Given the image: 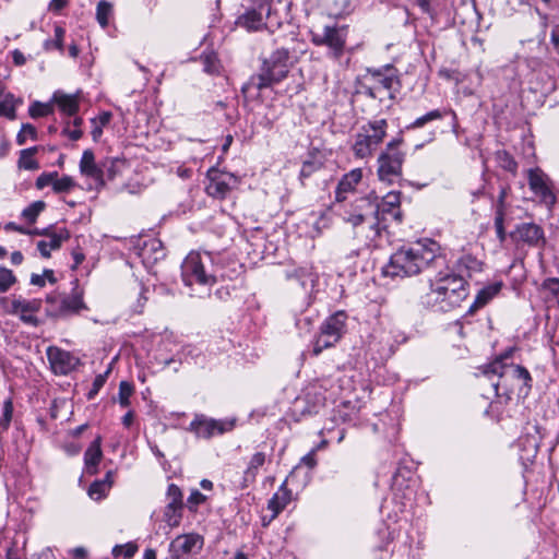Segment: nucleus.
Returning <instances> with one entry per match:
<instances>
[{
  "label": "nucleus",
  "instance_id": "obj_23",
  "mask_svg": "<svg viewBox=\"0 0 559 559\" xmlns=\"http://www.w3.org/2000/svg\"><path fill=\"white\" fill-rule=\"evenodd\" d=\"M102 457V437L97 436L84 453V463L87 474L94 475L98 472V464L100 463Z\"/></svg>",
  "mask_w": 559,
  "mask_h": 559
},
{
  "label": "nucleus",
  "instance_id": "obj_42",
  "mask_svg": "<svg viewBox=\"0 0 559 559\" xmlns=\"http://www.w3.org/2000/svg\"><path fill=\"white\" fill-rule=\"evenodd\" d=\"M53 112V107L50 103L33 102L28 107V115L36 119L39 117H47Z\"/></svg>",
  "mask_w": 559,
  "mask_h": 559
},
{
  "label": "nucleus",
  "instance_id": "obj_19",
  "mask_svg": "<svg viewBox=\"0 0 559 559\" xmlns=\"http://www.w3.org/2000/svg\"><path fill=\"white\" fill-rule=\"evenodd\" d=\"M379 207V218H381V225H384L386 215H391L396 222H402L401 212V192L390 191L382 199L381 202L377 200Z\"/></svg>",
  "mask_w": 559,
  "mask_h": 559
},
{
  "label": "nucleus",
  "instance_id": "obj_30",
  "mask_svg": "<svg viewBox=\"0 0 559 559\" xmlns=\"http://www.w3.org/2000/svg\"><path fill=\"white\" fill-rule=\"evenodd\" d=\"M500 289L501 283H495L481 288L478 292L474 304L471 306L469 312H473L474 310L486 306L496 295H498Z\"/></svg>",
  "mask_w": 559,
  "mask_h": 559
},
{
  "label": "nucleus",
  "instance_id": "obj_10",
  "mask_svg": "<svg viewBox=\"0 0 559 559\" xmlns=\"http://www.w3.org/2000/svg\"><path fill=\"white\" fill-rule=\"evenodd\" d=\"M348 37V25H324L321 33L311 32V43L317 47H326L328 57L338 61L345 52Z\"/></svg>",
  "mask_w": 559,
  "mask_h": 559
},
{
  "label": "nucleus",
  "instance_id": "obj_20",
  "mask_svg": "<svg viewBox=\"0 0 559 559\" xmlns=\"http://www.w3.org/2000/svg\"><path fill=\"white\" fill-rule=\"evenodd\" d=\"M270 12V4L262 3L259 7V10L251 9L247 10L242 15H240L237 20V24L245 27L248 31H259L263 26H265L263 12Z\"/></svg>",
  "mask_w": 559,
  "mask_h": 559
},
{
  "label": "nucleus",
  "instance_id": "obj_24",
  "mask_svg": "<svg viewBox=\"0 0 559 559\" xmlns=\"http://www.w3.org/2000/svg\"><path fill=\"white\" fill-rule=\"evenodd\" d=\"M447 115L452 116L453 127H456L457 126V117H456L455 111L452 109L443 108V109H433V110L426 112L425 115L418 117L412 123H409L406 127V129L415 130V129L423 128L425 124H427L431 121L443 119Z\"/></svg>",
  "mask_w": 559,
  "mask_h": 559
},
{
  "label": "nucleus",
  "instance_id": "obj_57",
  "mask_svg": "<svg viewBox=\"0 0 559 559\" xmlns=\"http://www.w3.org/2000/svg\"><path fill=\"white\" fill-rule=\"evenodd\" d=\"M168 502L183 504L182 491L176 484H170L167 488Z\"/></svg>",
  "mask_w": 559,
  "mask_h": 559
},
{
  "label": "nucleus",
  "instance_id": "obj_12",
  "mask_svg": "<svg viewBox=\"0 0 559 559\" xmlns=\"http://www.w3.org/2000/svg\"><path fill=\"white\" fill-rule=\"evenodd\" d=\"M206 178L205 191L207 195L218 200H224L240 182L234 174L217 168L209 169Z\"/></svg>",
  "mask_w": 559,
  "mask_h": 559
},
{
  "label": "nucleus",
  "instance_id": "obj_47",
  "mask_svg": "<svg viewBox=\"0 0 559 559\" xmlns=\"http://www.w3.org/2000/svg\"><path fill=\"white\" fill-rule=\"evenodd\" d=\"M27 138H31L32 140L36 141L38 139V132L33 124L23 123L20 132L16 135V143L19 145H24Z\"/></svg>",
  "mask_w": 559,
  "mask_h": 559
},
{
  "label": "nucleus",
  "instance_id": "obj_18",
  "mask_svg": "<svg viewBox=\"0 0 559 559\" xmlns=\"http://www.w3.org/2000/svg\"><path fill=\"white\" fill-rule=\"evenodd\" d=\"M46 354L50 367L56 374L66 376L73 371L80 362L79 358L70 352L63 350L57 346H49Z\"/></svg>",
  "mask_w": 559,
  "mask_h": 559
},
{
  "label": "nucleus",
  "instance_id": "obj_2",
  "mask_svg": "<svg viewBox=\"0 0 559 559\" xmlns=\"http://www.w3.org/2000/svg\"><path fill=\"white\" fill-rule=\"evenodd\" d=\"M433 278L429 280V292L421 298L423 304L435 310L448 312L459 307L468 296V284L462 275L451 271L445 264L442 269H433Z\"/></svg>",
  "mask_w": 559,
  "mask_h": 559
},
{
  "label": "nucleus",
  "instance_id": "obj_26",
  "mask_svg": "<svg viewBox=\"0 0 559 559\" xmlns=\"http://www.w3.org/2000/svg\"><path fill=\"white\" fill-rule=\"evenodd\" d=\"M292 491L287 488V479L280 486L278 490L269 500L267 508L273 512L272 518H276L290 502Z\"/></svg>",
  "mask_w": 559,
  "mask_h": 559
},
{
  "label": "nucleus",
  "instance_id": "obj_64",
  "mask_svg": "<svg viewBox=\"0 0 559 559\" xmlns=\"http://www.w3.org/2000/svg\"><path fill=\"white\" fill-rule=\"evenodd\" d=\"M12 59L15 66H24L26 62V58L22 51L19 49L13 50L12 52Z\"/></svg>",
  "mask_w": 559,
  "mask_h": 559
},
{
  "label": "nucleus",
  "instance_id": "obj_21",
  "mask_svg": "<svg viewBox=\"0 0 559 559\" xmlns=\"http://www.w3.org/2000/svg\"><path fill=\"white\" fill-rule=\"evenodd\" d=\"M362 178V171L360 168H355L349 173L345 174L338 181L335 189V200L343 202L347 199V194L355 191L356 186Z\"/></svg>",
  "mask_w": 559,
  "mask_h": 559
},
{
  "label": "nucleus",
  "instance_id": "obj_33",
  "mask_svg": "<svg viewBox=\"0 0 559 559\" xmlns=\"http://www.w3.org/2000/svg\"><path fill=\"white\" fill-rule=\"evenodd\" d=\"M110 477H111V472H108L106 474L105 479L95 480L94 483L91 484V486L88 488V496L93 500H100L107 495V492L109 491V489L111 487Z\"/></svg>",
  "mask_w": 559,
  "mask_h": 559
},
{
  "label": "nucleus",
  "instance_id": "obj_43",
  "mask_svg": "<svg viewBox=\"0 0 559 559\" xmlns=\"http://www.w3.org/2000/svg\"><path fill=\"white\" fill-rule=\"evenodd\" d=\"M203 71L209 74H217L221 69L219 60L215 53H204L201 56Z\"/></svg>",
  "mask_w": 559,
  "mask_h": 559
},
{
  "label": "nucleus",
  "instance_id": "obj_28",
  "mask_svg": "<svg viewBox=\"0 0 559 559\" xmlns=\"http://www.w3.org/2000/svg\"><path fill=\"white\" fill-rule=\"evenodd\" d=\"M99 167L95 164L93 152L90 150L84 151L80 160L81 173L96 180L104 181V170Z\"/></svg>",
  "mask_w": 559,
  "mask_h": 559
},
{
  "label": "nucleus",
  "instance_id": "obj_59",
  "mask_svg": "<svg viewBox=\"0 0 559 559\" xmlns=\"http://www.w3.org/2000/svg\"><path fill=\"white\" fill-rule=\"evenodd\" d=\"M317 449H312L309 453L301 457V464L306 465L308 468L312 469L317 466Z\"/></svg>",
  "mask_w": 559,
  "mask_h": 559
},
{
  "label": "nucleus",
  "instance_id": "obj_53",
  "mask_svg": "<svg viewBox=\"0 0 559 559\" xmlns=\"http://www.w3.org/2000/svg\"><path fill=\"white\" fill-rule=\"evenodd\" d=\"M138 550V547L135 544L128 543L124 545H117L112 549L114 556H120L122 555L124 558H132Z\"/></svg>",
  "mask_w": 559,
  "mask_h": 559
},
{
  "label": "nucleus",
  "instance_id": "obj_61",
  "mask_svg": "<svg viewBox=\"0 0 559 559\" xmlns=\"http://www.w3.org/2000/svg\"><path fill=\"white\" fill-rule=\"evenodd\" d=\"M361 88H362L361 93L365 94L366 96H368L372 99L379 98V92L377 91V85L373 84L372 82H370L369 84H362Z\"/></svg>",
  "mask_w": 559,
  "mask_h": 559
},
{
  "label": "nucleus",
  "instance_id": "obj_22",
  "mask_svg": "<svg viewBox=\"0 0 559 559\" xmlns=\"http://www.w3.org/2000/svg\"><path fill=\"white\" fill-rule=\"evenodd\" d=\"M190 429L194 431L198 437L204 439H210L215 433L224 432V427L221 421L206 419L204 417H195L190 424Z\"/></svg>",
  "mask_w": 559,
  "mask_h": 559
},
{
  "label": "nucleus",
  "instance_id": "obj_45",
  "mask_svg": "<svg viewBox=\"0 0 559 559\" xmlns=\"http://www.w3.org/2000/svg\"><path fill=\"white\" fill-rule=\"evenodd\" d=\"M133 394V385L128 381H121L119 384L118 401L121 407L130 406V397Z\"/></svg>",
  "mask_w": 559,
  "mask_h": 559
},
{
  "label": "nucleus",
  "instance_id": "obj_52",
  "mask_svg": "<svg viewBox=\"0 0 559 559\" xmlns=\"http://www.w3.org/2000/svg\"><path fill=\"white\" fill-rule=\"evenodd\" d=\"M206 501L205 495L200 492L198 489H193L187 499V507L190 511H197L199 504Z\"/></svg>",
  "mask_w": 559,
  "mask_h": 559
},
{
  "label": "nucleus",
  "instance_id": "obj_54",
  "mask_svg": "<svg viewBox=\"0 0 559 559\" xmlns=\"http://www.w3.org/2000/svg\"><path fill=\"white\" fill-rule=\"evenodd\" d=\"M322 167V163L318 160H305L300 169V178H309L313 173Z\"/></svg>",
  "mask_w": 559,
  "mask_h": 559
},
{
  "label": "nucleus",
  "instance_id": "obj_15",
  "mask_svg": "<svg viewBox=\"0 0 559 559\" xmlns=\"http://www.w3.org/2000/svg\"><path fill=\"white\" fill-rule=\"evenodd\" d=\"M510 237L516 245H525L532 248L542 249L546 245L544 228L534 222L518 224L510 233Z\"/></svg>",
  "mask_w": 559,
  "mask_h": 559
},
{
  "label": "nucleus",
  "instance_id": "obj_13",
  "mask_svg": "<svg viewBox=\"0 0 559 559\" xmlns=\"http://www.w3.org/2000/svg\"><path fill=\"white\" fill-rule=\"evenodd\" d=\"M527 181L531 191L539 199V202L552 207L557 201L554 193V186L549 177L539 168L527 170Z\"/></svg>",
  "mask_w": 559,
  "mask_h": 559
},
{
  "label": "nucleus",
  "instance_id": "obj_36",
  "mask_svg": "<svg viewBox=\"0 0 559 559\" xmlns=\"http://www.w3.org/2000/svg\"><path fill=\"white\" fill-rule=\"evenodd\" d=\"M495 159L503 170L509 171L512 175L516 174L518 163L508 151L498 150L495 154Z\"/></svg>",
  "mask_w": 559,
  "mask_h": 559
},
{
  "label": "nucleus",
  "instance_id": "obj_35",
  "mask_svg": "<svg viewBox=\"0 0 559 559\" xmlns=\"http://www.w3.org/2000/svg\"><path fill=\"white\" fill-rule=\"evenodd\" d=\"M124 164L126 162L120 158L105 159L99 167L104 170V179L112 180L119 173H121Z\"/></svg>",
  "mask_w": 559,
  "mask_h": 559
},
{
  "label": "nucleus",
  "instance_id": "obj_27",
  "mask_svg": "<svg viewBox=\"0 0 559 559\" xmlns=\"http://www.w3.org/2000/svg\"><path fill=\"white\" fill-rule=\"evenodd\" d=\"M52 100L58 105L61 112L67 116H74L80 109L79 94H64L56 92Z\"/></svg>",
  "mask_w": 559,
  "mask_h": 559
},
{
  "label": "nucleus",
  "instance_id": "obj_55",
  "mask_svg": "<svg viewBox=\"0 0 559 559\" xmlns=\"http://www.w3.org/2000/svg\"><path fill=\"white\" fill-rule=\"evenodd\" d=\"M460 265H463L468 271L473 272H479L483 269V263L469 254L464 255L460 259Z\"/></svg>",
  "mask_w": 559,
  "mask_h": 559
},
{
  "label": "nucleus",
  "instance_id": "obj_46",
  "mask_svg": "<svg viewBox=\"0 0 559 559\" xmlns=\"http://www.w3.org/2000/svg\"><path fill=\"white\" fill-rule=\"evenodd\" d=\"M16 276L4 266L0 267V293H7L15 283Z\"/></svg>",
  "mask_w": 559,
  "mask_h": 559
},
{
  "label": "nucleus",
  "instance_id": "obj_7",
  "mask_svg": "<svg viewBox=\"0 0 559 559\" xmlns=\"http://www.w3.org/2000/svg\"><path fill=\"white\" fill-rule=\"evenodd\" d=\"M386 129L388 121L383 118L369 120L361 126L352 146L355 157L364 159L372 156L376 148L383 142Z\"/></svg>",
  "mask_w": 559,
  "mask_h": 559
},
{
  "label": "nucleus",
  "instance_id": "obj_4",
  "mask_svg": "<svg viewBox=\"0 0 559 559\" xmlns=\"http://www.w3.org/2000/svg\"><path fill=\"white\" fill-rule=\"evenodd\" d=\"M343 221L357 228L360 226H367L369 233L366 238L374 240L381 234V230L386 226L381 225V218H379V207L377 205V197H361L357 198L354 202L346 204L341 214Z\"/></svg>",
  "mask_w": 559,
  "mask_h": 559
},
{
  "label": "nucleus",
  "instance_id": "obj_32",
  "mask_svg": "<svg viewBox=\"0 0 559 559\" xmlns=\"http://www.w3.org/2000/svg\"><path fill=\"white\" fill-rule=\"evenodd\" d=\"M183 504L168 502L164 510V521L169 527L179 526L182 518Z\"/></svg>",
  "mask_w": 559,
  "mask_h": 559
},
{
  "label": "nucleus",
  "instance_id": "obj_34",
  "mask_svg": "<svg viewBox=\"0 0 559 559\" xmlns=\"http://www.w3.org/2000/svg\"><path fill=\"white\" fill-rule=\"evenodd\" d=\"M147 288L144 284L138 280H134L129 288V295L131 298L138 297L136 305L134 306V311L141 313L144 307L145 301L147 300L145 294Z\"/></svg>",
  "mask_w": 559,
  "mask_h": 559
},
{
  "label": "nucleus",
  "instance_id": "obj_37",
  "mask_svg": "<svg viewBox=\"0 0 559 559\" xmlns=\"http://www.w3.org/2000/svg\"><path fill=\"white\" fill-rule=\"evenodd\" d=\"M542 290L546 298L559 306V278L548 277L542 284Z\"/></svg>",
  "mask_w": 559,
  "mask_h": 559
},
{
  "label": "nucleus",
  "instance_id": "obj_9",
  "mask_svg": "<svg viewBox=\"0 0 559 559\" xmlns=\"http://www.w3.org/2000/svg\"><path fill=\"white\" fill-rule=\"evenodd\" d=\"M346 320L347 316L344 311H336L322 322L319 333L312 342L313 356H319L324 349L331 348L340 342L346 331Z\"/></svg>",
  "mask_w": 559,
  "mask_h": 559
},
{
  "label": "nucleus",
  "instance_id": "obj_51",
  "mask_svg": "<svg viewBox=\"0 0 559 559\" xmlns=\"http://www.w3.org/2000/svg\"><path fill=\"white\" fill-rule=\"evenodd\" d=\"M24 546L25 540L22 542V546L19 545L16 539L12 540L11 546L7 549V559H25Z\"/></svg>",
  "mask_w": 559,
  "mask_h": 559
},
{
  "label": "nucleus",
  "instance_id": "obj_1",
  "mask_svg": "<svg viewBox=\"0 0 559 559\" xmlns=\"http://www.w3.org/2000/svg\"><path fill=\"white\" fill-rule=\"evenodd\" d=\"M447 258L438 242L431 239L402 246L383 266V274L390 277H408L427 270L442 269Z\"/></svg>",
  "mask_w": 559,
  "mask_h": 559
},
{
  "label": "nucleus",
  "instance_id": "obj_11",
  "mask_svg": "<svg viewBox=\"0 0 559 559\" xmlns=\"http://www.w3.org/2000/svg\"><path fill=\"white\" fill-rule=\"evenodd\" d=\"M71 295L51 293L46 296L47 314L55 318H66L78 314L87 307L83 300V290L78 288V280Z\"/></svg>",
  "mask_w": 559,
  "mask_h": 559
},
{
  "label": "nucleus",
  "instance_id": "obj_8",
  "mask_svg": "<svg viewBox=\"0 0 559 559\" xmlns=\"http://www.w3.org/2000/svg\"><path fill=\"white\" fill-rule=\"evenodd\" d=\"M402 138L392 139L378 157V177L381 181L393 183L402 176L405 153L400 150Z\"/></svg>",
  "mask_w": 559,
  "mask_h": 559
},
{
  "label": "nucleus",
  "instance_id": "obj_41",
  "mask_svg": "<svg viewBox=\"0 0 559 559\" xmlns=\"http://www.w3.org/2000/svg\"><path fill=\"white\" fill-rule=\"evenodd\" d=\"M46 209L44 201H35L22 211V217L29 224H34L38 215Z\"/></svg>",
  "mask_w": 559,
  "mask_h": 559
},
{
  "label": "nucleus",
  "instance_id": "obj_29",
  "mask_svg": "<svg viewBox=\"0 0 559 559\" xmlns=\"http://www.w3.org/2000/svg\"><path fill=\"white\" fill-rule=\"evenodd\" d=\"M271 459V455H267L263 451L255 452L243 472V480L246 483H253L255 480V477L258 475L259 468L262 467L267 460Z\"/></svg>",
  "mask_w": 559,
  "mask_h": 559
},
{
  "label": "nucleus",
  "instance_id": "obj_60",
  "mask_svg": "<svg viewBox=\"0 0 559 559\" xmlns=\"http://www.w3.org/2000/svg\"><path fill=\"white\" fill-rule=\"evenodd\" d=\"M62 134L72 141H78L82 138L83 131L81 129H70L69 123L62 129Z\"/></svg>",
  "mask_w": 559,
  "mask_h": 559
},
{
  "label": "nucleus",
  "instance_id": "obj_62",
  "mask_svg": "<svg viewBox=\"0 0 559 559\" xmlns=\"http://www.w3.org/2000/svg\"><path fill=\"white\" fill-rule=\"evenodd\" d=\"M432 0H416L417 5L420 8L423 13H426L430 16L433 15V9L431 5Z\"/></svg>",
  "mask_w": 559,
  "mask_h": 559
},
{
  "label": "nucleus",
  "instance_id": "obj_25",
  "mask_svg": "<svg viewBox=\"0 0 559 559\" xmlns=\"http://www.w3.org/2000/svg\"><path fill=\"white\" fill-rule=\"evenodd\" d=\"M48 238L50 239L49 241L40 240L37 242V249L44 258H50L51 250L59 249L62 242L70 238V231L67 228H62L59 231L52 233Z\"/></svg>",
  "mask_w": 559,
  "mask_h": 559
},
{
  "label": "nucleus",
  "instance_id": "obj_6",
  "mask_svg": "<svg viewBox=\"0 0 559 559\" xmlns=\"http://www.w3.org/2000/svg\"><path fill=\"white\" fill-rule=\"evenodd\" d=\"M290 64L289 49L277 48L269 58L262 60L260 72L251 76L249 85L258 91L271 87L287 78Z\"/></svg>",
  "mask_w": 559,
  "mask_h": 559
},
{
  "label": "nucleus",
  "instance_id": "obj_3",
  "mask_svg": "<svg viewBox=\"0 0 559 559\" xmlns=\"http://www.w3.org/2000/svg\"><path fill=\"white\" fill-rule=\"evenodd\" d=\"M181 275L188 286L194 283L212 286L225 277L218 254L197 251H191L183 260Z\"/></svg>",
  "mask_w": 559,
  "mask_h": 559
},
{
  "label": "nucleus",
  "instance_id": "obj_56",
  "mask_svg": "<svg viewBox=\"0 0 559 559\" xmlns=\"http://www.w3.org/2000/svg\"><path fill=\"white\" fill-rule=\"evenodd\" d=\"M504 216L506 215H501L500 212L496 213L495 215V229L497 238L499 239L500 242H504L507 239V233L504 228Z\"/></svg>",
  "mask_w": 559,
  "mask_h": 559
},
{
  "label": "nucleus",
  "instance_id": "obj_39",
  "mask_svg": "<svg viewBox=\"0 0 559 559\" xmlns=\"http://www.w3.org/2000/svg\"><path fill=\"white\" fill-rule=\"evenodd\" d=\"M112 15V4L106 0H100L96 8V20L98 24L105 28L109 24V19Z\"/></svg>",
  "mask_w": 559,
  "mask_h": 559
},
{
  "label": "nucleus",
  "instance_id": "obj_40",
  "mask_svg": "<svg viewBox=\"0 0 559 559\" xmlns=\"http://www.w3.org/2000/svg\"><path fill=\"white\" fill-rule=\"evenodd\" d=\"M0 117H5L10 120L16 118V99L12 94L5 95L4 98L0 100Z\"/></svg>",
  "mask_w": 559,
  "mask_h": 559
},
{
  "label": "nucleus",
  "instance_id": "obj_5",
  "mask_svg": "<svg viewBox=\"0 0 559 559\" xmlns=\"http://www.w3.org/2000/svg\"><path fill=\"white\" fill-rule=\"evenodd\" d=\"M512 349L506 352L496 358L492 362L485 366L484 373L497 374L499 381L495 383V389L499 393L500 388L508 390L509 382L515 381L518 395L526 396L532 389V377L530 371L520 365L507 364L506 359L511 356Z\"/></svg>",
  "mask_w": 559,
  "mask_h": 559
},
{
  "label": "nucleus",
  "instance_id": "obj_16",
  "mask_svg": "<svg viewBox=\"0 0 559 559\" xmlns=\"http://www.w3.org/2000/svg\"><path fill=\"white\" fill-rule=\"evenodd\" d=\"M204 539L200 534L188 533L178 535L169 544L171 559H188L191 555L201 551Z\"/></svg>",
  "mask_w": 559,
  "mask_h": 559
},
{
  "label": "nucleus",
  "instance_id": "obj_49",
  "mask_svg": "<svg viewBox=\"0 0 559 559\" xmlns=\"http://www.w3.org/2000/svg\"><path fill=\"white\" fill-rule=\"evenodd\" d=\"M76 186L71 176L63 175L58 181L53 182L52 190L55 193H67Z\"/></svg>",
  "mask_w": 559,
  "mask_h": 559
},
{
  "label": "nucleus",
  "instance_id": "obj_44",
  "mask_svg": "<svg viewBox=\"0 0 559 559\" xmlns=\"http://www.w3.org/2000/svg\"><path fill=\"white\" fill-rule=\"evenodd\" d=\"M66 31L60 25L55 26V38L47 39L44 43V48L46 50H50L52 48L58 49L60 51L63 50V38H64Z\"/></svg>",
  "mask_w": 559,
  "mask_h": 559
},
{
  "label": "nucleus",
  "instance_id": "obj_48",
  "mask_svg": "<svg viewBox=\"0 0 559 559\" xmlns=\"http://www.w3.org/2000/svg\"><path fill=\"white\" fill-rule=\"evenodd\" d=\"M13 416V402L12 399L9 397L3 402L2 407V416L0 418V430H8L10 427L11 420Z\"/></svg>",
  "mask_w": 559,
  "mask_h": 559
},
{
  "label": "nucleus",
  "instance_id": "obj_50",
  "mask_svg": "<svg viewBox=\"0 0 559 559\" xmlns=\"http://www.w3.org/2000/svg\"><path fill=\"white\" fill-rule=\"evenodd\" d=\"M110 369H107L104 373L97 374L93 381L92 388L87 393V399L92 400L99 392V390L106 383Z\"/></svg>",
  "mask_w": 559,
  "mask_h": 559
},
{
  "label": "nucleus",
  "instance_id": "obj_31",
  "mask_svg": "<svg viewBox=\"0 0 559 559\" xmlns=\"http://www.w3.org/2000/svg\"><path fill=\"white\" fill-rule=\"evenodd\" d=\"M38 150H39V146H32V147L22 150L20 152V158L17 160L19 168L26 169V170L39 169V164L34 158V155L38 152Z\"/></svg>",
  "mask_w": 559,
  "mask_h": 559
},
{
  "label": "nucleus",
  "instance_id": "obj_14",
  "mask_svg": "<svg viewBox=\"0 0 559 559\" xmlns=\"http://www.w3.org/2000/svg\"><path fill=\"white\" fill-rule=\"evenodd\" d=\"M41 305V299H26L21 296L14 297L7 312L12 316H17L24 324L37 328L41 324V320L37 317Z\"/></svg>",
  "mask_w": 559,
  "mask_h": 559
},
{
  "label": "nucleus",
  "instance_id": "obj_38",
  "mask_svg": "<svg viewBox=\"0 0 559 559\" xmlns=\"http://www.w3.org/2000/svg\"><path fill=\"white\" fill-rule=\"evenodd\" d=\"M151 253H153L154 260L165 257L163 243L159 239L153 238L144 242L141 254L143 257H150Z\"/></svg>",
  "mask_w": 559,
  "mask_h": 559
},
{
  "label": "nucleus",
  "instance_id": "obj_58",
  "mask_svg": "<svg viewBox=\"0 0 559 559\" xmlns=\"http://www.w3.org/2000/svg\"><path fill=\"white\" fill-rule=\"evenodd\" d=\"M508 192H509L508 187L503 186L500 188L498 200L496 203L495 214L500 212L501 215H506V199H507Z\"/></svg>",
  "mask_w": 559,
  "mask_h": 559
},
{
  "label": "nucleus",
  "instance_id": "obj_17",
  "mask_svg": "<svg viewBox=\"0 0 559 559\" xmlns=\"http://www.w3.org/2000/svg\"><path fill=\"white\" fill-rule=\"evenodd\" d=\"M369 82L377 85V91L381 88L389 93V98L394 99L401 88L400 78L392 66H385L379 69H367Z\"/></svg>",
  "mask_w": 559,
  "mask_h": 559
},
{
  "label": "nucleus",
  "instance_id": "obj_63",
  "mask_svg": "<svg viewBox=\"0 0 559 559\" xmlns=\"http://www.w3.org/2000/svg\"><path fill=\"white\" fill-rule=\"evenodd\" d=\"M51 185V179L47 176L46 173L40 174L35 182L37 189L41 190L45 187Z\"/></svg>",
  "mask_w": 559,
  "mask_h": 559
}]
</instances>
